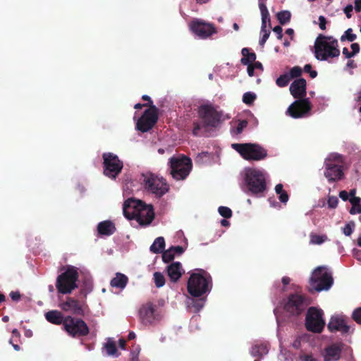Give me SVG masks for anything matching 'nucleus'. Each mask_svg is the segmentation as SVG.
Listing matches in <instances>:
<instances>
[{"label": "nucleus", "mask_w": 361, "mask_h": 361, "mask_svg": "<svg viewBox=\"0 0 361 361\" xmlns=\"http://www.w3.org/2000/svg\"><path fill=\"white\" fill-rule=\"evenodd\" d=\"M307 82L304 78L295 80L290 85L289 90L293 97L296 99L287 109V114L293 118L306 116L312 109V104L307 95Z\"/></svg>", "instance_id": "1"}, {"label": "nucleus", "mask_w": 361, "mask_h": 361, "mask_svg": "<svg viewBox=\"0 0 361 361\" xmlns=\"http://www.w3.org/2000/svg\"><path fill=\"white\" fill-rule=\"evenodd\" d=\"M198 116L200 121L192 123V133L195 137L206 136L208 132L216 128L221 122V112L209 104L200 106Z\"/></svg>", "instance_id": "2"}, {"label": "nucleus", "mask_w": 361, "mask_h": 361, "mask_svg": "<svg viewBox=\"0 0 361 361\" xmlns=\"http://www.w3.org/2000/svg\"><path fill=\"white\" fill-rule=\"evenodd\" d=\"M123 212L128 219H135L142 226H149L154 219L152 205L146 204L141 200L128 198L123 205Z\"/></svg>", "instance_id": "3"}, {"label": "nucleus", "mask_w": 361, "mask_h": 361, "mask_svg": "<svg viewBox=\"0 0 361 361\" xmlns=\"http://www.w3.org/2000/svg\"><path fill=\"white\" fill-rule=\"evenodd\" d=\"M80 286V295L86 299L93 288L91 274L87 269L69 265V295Z\"/></svg>", "instance_id": "4"}, {"label": "nucleus", "mask_w": 361, "mask_h": 361, "mask_svg": "<svg viewBox=\"0 0 361 361\" xmlns=\"http://www.w3.org/2000/svg\"><path fill=\"white\" fill-rule=\"evenodd\" d=\"M339 55L338 40L331 36L319 35L314 42L315 58L319 61H326L329 58L338 57Z\"/></svg>", "instance_id": "5"}, {"label": "nucleus", "mask_w": 361, "mask_h": 361, "mask_svg": "<svg viewBox=\"0 0 361 361\" xmlns=\"http://www.w3.org/2000/svg\"><path fill=\"white\" fill-rule=\"evenodd\" d=\"M334 284L332 272L326 266H319L312 272L309 279V292L329 290Z\"/></svg>", "instance_id": "6"}, {"label": "nucleus", "mask_w": 361, "mask_h": 361, "mask_svg": "<svg viewBox=\"0 0 361 361\" xmlns=\"http://www.w3.org/2000/svg\"><path fill=\"white\" fill-rule=\"evenodd\" d=\"M212 287V277L203 269L192 273L188 281L187 289L190 295L198 298L209 293Z\"/></svg>", "instance_id": "7"}, {"label": "nucleus", "mask_w": 361, "mask_h": 361, "mask_svg": "<svg viewBox=\"0 0 361 361\" xmlns=\"http://www.w3.org/2000/svg\"><path fill=\"white\" fill-rule=\"evenodd\" d=\"M344 159L339 154H331L324 161V176L329 183H334L344 178Z\"/></svg>", "instance_id": "8"}, {"label": "nucleus", "mask_w": 361, "mask_h": 361, "mask_svg": "<svg viewBox=\"0 0 361 361\" xmlns=\"http://www.w3.org/2000/svg\"><path fill=\"white\" fill-rule=\"evenodd\" d=\"M245 182L247 192L254 195H262L267 190L264 173L257 169H247L245 173Z\"/></svg>", "instance_id": "9"}, {"label": "nucleus", "mask_w": 361, "mask_h": 361, "mask_svg": "<svg viewBox=\"0 0 361 361\" xmlns=\"http://www.w3.org/2000/svg\"><path fill=\"white\" fill-rule=\"evenodd\" d=\"M231 147L247 161H260L267 157V150L258 144L233 143Z\"/></svg>", "instance_id": "10"}, {"label": "nucleus", "mask_w": 361, "mask_h": 361, "mask_svg": "<svg viewBox=\"0 0 361 361\" xmlns=\"http://www.w3.org/2000/svg\"><path fill=\"white\" fill-rule=\"evenodd\" d=\"M142 183L145 189L155 195L156 197H161L168 192L169 185L163 178H159L152 173L142 174Z\"/></svg>", "instance_id": "11"}, {"label": "nucleus", "mask_w": 361, "mask_h": 361, "mask_svg": "<svg viewBox=\"0 0 361 361\" xmlns=\"http://www.w3.org/2000/svg\"><path fill=\"white\" fill-rule=\"evenodd\" d=\"M169 164L170 173L176 180L185 179L192 168L190 159L185 156L182 158L173 157L170 159Z\"/></svg>", "instance_id": "12"}, {"label": "nucleus", "mask_w": 361, "mask_h": 361, "mask_svg": "<svg viewBox=\"0 0 361 361\" xmlns=\"http://www.w3.org/2000/svg\"><path fill=\"white\" fill-rule=\"evenodd\" d=\"M309 304L307 296L298 293H292L288 296L283 308L290 315L299 316L306 310Z\"/></svg>", "instance_id": "13"}, {"label": "nucleus", "mask_w": 361, "mask_h": 361, "mask_svg": "<svg viewBox=\"0 0 361 361\" xmlns=\"http://www.w3.org/2000/svg\"><path fill=\"white\" fill-rule=\"evenodd\" d=\"M102 158L104 174L111 179H116L123 169V161L112 152L103 153Z\"/></svg>", "instance_id": "14"}, {"label": "nucleus", "mask_w": 361, "mask_h": 361, "mask_svg": "<svg viewBox=\"0 0 361 361\" xmlns=\"http://www.w3.org/2000/svg\"><path fill=\"white\" fill-rule=\"evenodd\" d=\"M323 315L322 310L315 307H309L305 318L307 330L313 333H321L325 326Z\"/></svg>", "instance_id": "15"}, {"label": "nucleus", "mask_w": 361, "mask_h": 361, "mask_svg": "<svg viewBox=\"0 0 361 361\" xmlns=\"http://www.w3.org/2000/svg\"><path fill=\"white\" fill-rule=\"evenodd\" d=\"M158 109L155 106L146 109L139 118L136 123V128L142 133H146L152 129L159 118Z\"/></svg>", "instance_id": "16"}, {"label": "nucleus", "mask_w": 361, "mask_h": 361, "mask_svg": "<svg viewBox=\"0 0 361 361\" xmlns=\"http://www.w3.org/2000/svg\"><path fill=\"white\" fill-rule=\"evenodd\" d=\"M192 33L201 39H207L217 32L214 24L206 23L200 19H195L189 24Z\"/></svg>", "instance_id": "17"}, {"label": "nucleus", "mask_w": 361, "mask_h": 361, "mask_svg": "<svg viewBox=\"0 0 361 361\" xmlns=\"http://www.w3.org/2000/svg\"><path fill=\"white\" fill-rule=\"evenodd\" d=\"M89 333V327L82 319L69 316V336L78 338L87 336Z\"/></svg>", "instance_id": "18"}, {"label": "nucleus", "mask_w": 361, "mask_h": 361, "mask_svg": "<svg viewBox=\"0 0 361 361\" xmlns=\"http://www.w3.org/2000/svg\"><path fill=\"white\" fill-rule=\"evenodd\" d=\"M139 316L141 322L145 325L152 324L157 319L155 312V305L152 302H147L142 305L139 310Z\"/></svg>", "instance_id": "19"}, {"label": "nucleus", "mask_w": 361, "mask_h": 361, "mask_svg": "<svg viewBox=\"0 0 361 361\" xmlns=\"http://www.w3.org/2000/svg\"><path fill=\"white\" fill-rule=\"evenodd\" d=\"M327 328L331 332L340 331L342 334H347L350 330V326L346 324L345 319L342 316L332 317L327 325Z\"/></svg>", "instance_id": "20"}, {"label": "nucleus", "mask_w": 361, "mask_h": 361, "mask_svg": "<svg viewBox=\"0 0 361 361\" xmlns=\"http://www.w3.org/2000/svg\"><path fill=\"white\" fill-rule=\"evenodd\" d=\"M46 319L54 324H62L63 329L68 332V317H64L63 314L58 310H51L45 314Z\"/></svg>", "instance_id": "21"}, {"label": "nucleus", "mask_w": 361, "mask_h": 361, "mask_svg": "<svg viewBox=\"0 0 361 361\" xmlns=\"http://www.w3.org/2000/svg\"><path fill=\"white\" fill-rule=\"evenodd\" d=\"M63 271L56 279V288L59 294L68 293V268L62 267L61 269Z\"/></svg>", "instance_id": "22"}, {"label": "nucleus", "mask_w": 361, "mask_h": 361, "mask_svg": "<svg viewBox=\"0 0 361 361\" xmlns=\"http://www.w3.org/2000/svg\"><path fill=\"white\" fill-rule=\"evenodd\" d=\"M183 273L182 266L179 262H173L167 267V274L172 282H177Z\"/></svg>", "instance_id": "23"}, {"label": "nucleus", "mask_w": 361, "mask_h": 361, "mask_svg": "<svg viewBox=\"0 0 361 361\" xmlns=\"http://www.w3.org/2000/svg\"><path fill=\"white\" fill-rule=\"evenodd\" d=\"M341 348L336 344H333L325 348V361H336L341 357Z\"/></svg>", "instance_id": "24"}, {"label": "nucleus", "mask_w": 361, "mask_h": 361, "mask_svg": "<svg viewBox=\"0 0 361 361\" xmlns=\"http://www.w3.org/2000/svg\"><path fill=\"white\" fill-rule=\"evenodd\" d=\"M116 230L115 224L109 220L102 221L97 225V231L102 235H111Z\"/></svg>", "instance_id": "25"}, {"label": "nucleus", "mask_w": 361, "mask_h": 361, "mask_svg": "<svg viewBox=\"0 0 361 361\" xmlns=\"http://www.w3.org/2000/svg\"><path fill=\"white\" fill-rule=\"evenodd\" d=\"M128 282V278L123 274L116 273L110 282V285L114 288L123 289Z\"/></svg>", "instance_id": "26"}, {"label": "nucleus", "mask_w": 361, "mask_h": 361, "mask_svg": "<svg viewBox=\"0 0 361 361\" xmlns=\"http://www.w3.org/2000/svg\"><path fill=\"white\" fill-rule=\"evenodd\" d=\"M83 305L84 301L81 302L76 299L69 298V311H71L73 314L83 316L85 314Z\"/></svg>", "instance_id": "27"}, {"label": "nucleus", "mask_w": 361, "mask_h": 361, "mask_svg": "<svg viewBox=\"0 0 361 361\" xmlns=\"http://www.w3.org/2000/svg\"><path fill=\"white\" fill-rule=\"evenodd\" d=\"M259 10L262 15V29L267 27V23H268V27L271 28V19L269 11L267 8V6L263 2H259Z\"/></svg>", "instance_id": "28"}, {"label": "nucleus", "mask_w": 361, "mask_h": 361, "mask_svg": "<svg viewBox=\"0 0 361 361\" xmlns=\"http://www.w3.org/2000/svg\"><path fill=\"white\" fill-rule=\"evenodd\" d=\"M241 54L243 57L240 59V63L243 65L253 64L256 60L255 53L250 52V49L248 48H243L241 50Z\"/></svg>", "instance_id": "29"}, {"label": "nucleus", "mask_w": 361, "mask_h": 361, "mask_svg": "<svg viewBox=\"0 0 361 361\" xmlns=\"http://www.w3.org/2000/svg\"><path fill=\"white\" fill-rule=\"evenodd\" d=\"M165 247V240L163 237L157 238L151 245L149 250L154 254L161 253Z\"/></svg>", "instance_id": "30"}, {"label": "nucleus", "mask_w": 361, "mask_h": 361, "mask_svg": "<svg viewBox=\"0 0 361 361\" xmlns=\"http://www.w3.org/2000/svg\"><path fill=\"white\" fill-rule=\"evenodd\" d=\"M269 350L267 346L264 344L255 345L252 348L251 354L254 357H263L264 355L267 354Z\"/></svg>", "instance_id": "31"}, {"label": "nucleus", "mask_w": 361, "mask_h": 361, "mask_svg": "<svg viewBox=\"0 0 361 361\" xmlns=\"http://www.w3.org/2000/svg\"><path fill=\"white\" fill-rule=\"evenodd\" d=\"M350 202L352 204V207L350 209V214H361V199L359 197H353L349 199Z\"/></svg>", "instance_id": "32"}, {"label": "nucleus", "mask_w": 361, "mask_h": 361, "mask_svg": "<svg viewBox=\"0 0 361 361\" xmlns=\"http://www.w3.org/2000/svg\"><path fill=\"white\" fill-rule=\"evenodd\" d=\"M276 17L280 24L285 25L290 20L291 14L288 11H282L277 13Z\"/></svg>", "instance_id": "33"}, {"label": "nucleus", "mask_w": 361, "mask_h": 361, "mask_svg": "<svg viewBox=\"0 0 361 361\" xmlns=\"http://www.w3.org/2000/svg\"><path fill=\"white\" fill-rule=\"evenodd\" d=\"M328 238L326 235H317L311 233L310 235V243L314 245H321L327 240Z\"/></svg>", "instance_id": "34"}, {"label": "nucleus", "mask_w": 361, "mask_h": 361, "mask_svg": "<svg viewBox=\"0 0 361 361\" xmlns=\"http://www.w3.org/2000/svg\"><path fill=\"white\" fill-rule=\"evenodd\" d=\"M153 276L156 287L161 288L165 284V278L162 273L156 271Z\"/></svg>", "instance_id": "35"}, {"label": "nucleus", "mask_w": 361, "mask_h": 361, "mask_svg": "<svg viewBox=\"0 0 361 361\" xmlns=\"http://www.w3.org/2000/svg\"><path fill=\"white\" fill-rule=\"evenodd\" d=\"M291 79V77L289 76L288 74H283L280 75L276 81V85L280 87H283L288 85L290 80Z\"/></svg>", "instance_id": "36"}, {"label": "nucleus", "mask_w": 361, "mask_h": 361, "mask_svg": "<svg viewBox=\"0 0 361 361\" xmlns=\"http://www.w3.org/2000/svg\"><path fill=\"white\" fill-rule=\"evenodd\" d=\"M105 348L109 355H116L117 348L114 341L109 339L105 344Z\"/></svg>", "instance_id": "37"}, {"label": "nucleus", "mask_w": 361, "mask_h": 361, "mask_svg": "<svg viewBox=\"0 0 361 361\" xmlns=\"http://www.w3.org/2000/svg\"><path fill=\"white\" fill-rule=\"evenodd\" d=\"M357 35L353 33L352 28H348L341 37V41L344 42L345 40H348V42H353L356 39Z\"/></svg>", "instance_id": "38"}, {"label": "nucleus", "mask_w": 361, "mask_h": 361, "mask_svg": "<svg viewBox=\"0 0 361 361\" xmlns=\"http://www.w3.org/2000/svg\"><path fill=\"white\" fill-rule=\"evenodd\" d=\"M256 99L257 95L251 92H245L243 96V102L247 105L252 104Z\"/></svg>", "instance_id": "39"}, {"label": "nucleus", "mask_w": 361, "mask_h": 361, "mask_svg": "<svg viewBox=\"0 0 361 361\" xmlns=\"http://www.w3.org/2000/svg\"><path fill=\"white\" fill-rule=\"evenodd\" d=\"M174 259V252H173V249L171 247L167 250L162 252V259L165 263H169L173 260Z\"/></svg>", "instance_id": "40"}, {"label": "nucleus", "mask_w": 361, "mask_h": 361, "mask_svg": "<svg viewBox=\"0 0 361 361\" xmlns=\"http://www.w3.org/2000/svg\"><path fill=\"white\" fill-rule=\"evenodd\" d=\"M270 28L268 27H264V29H262L261 27V33L262 34V36L261 39H259V45L262 47H264V44L266 43L267 40L268 39L269 35H270Z\"/></svg>", "instance_id": "41"}, {"label": "nucleus", "mask_w": 361, "mask_h": 361, "mask_svg": "<svg viewBox=\"0 0 361 361\" xmlns=\"http://www.w3.org/2000/svg\"><path fill=\"white\" fill-rule=\"evenodd\" d=\"M218 212L225 219H229L232 216V210L229 207L221 206L219 207Z\"/></svg>", "instance_id": "42"}, {"label": "nucleus", "mask_w": 361, "mask_h": 361, "mask_svg": "<svg viewBox=\"0 0 361 361\" xmlns=\"http://www.w3.org/2000/svg\"><path fill=\"white\" fill-rule=\"evenodd\" d=\"M354 228H355L354 221H350L343 228V232L346 236H350L353 233Z\"/></svg>", "instance_id": "43"}, {"label": "nucleus", "mask_w": 361, "mask_h": 361, "mask_svg": "<svg viewBox=\"0 0 361 361\" xmlns=\"http://www.w3.org/2000/svg\"><path fill=\"white\" fill-rule=\"evenodd\" d=\"M352 318L356 323L361 324V307H357L353 312Z\"/></svg>", "instance_id": "44"}, {"label": "nucleus", "mask_w": 361, "mask_h": 361, "mask_svg": "<svg viewBox=\"0 0 361 361\" xmlns=\"http://www.w3.org/2000/svg\"><path fill=\"white\" fill-rule=\"evenodd\" d=\"M302 74V68L299 66H294L290 71L289 76L291 78H298Z\"/></svg>", "instance_id": "45"}, {"label": "nucleus", "mask_w": 361, "mask_h": 361, "mask_svg": "<svg viewBox=\"0 0 361 361\" xmlns=\"http://www.w3.org/2000/svg\"><path fill=\"white\" fill-rule=\"evenodd\" d=\"M247 126V121L245 120L240 121L238 123L235 129L233 130L234 133L236 135L240 134L243 129L246 128Z\"/></svg>", "instance_id": "46"}, {"label": "nucleus", "mask_w": 361, "mask_h": 361, "mask_svg": "<svg viewBox=\"0 0 361 361\" xmlns=\"http://www.w3.org/2000/svg\"><path fill=\"white\" fill-rule=\"evenodd\" d=\"M338 203V200L335 196H331L329 197L327 204L329 208L334 209L337 207Z\"/></svg>", "instance_id": "47"}, {"label": "nucleus", "mask_w": 361, "mask_h": 361, "mask_svg": "<svg viewBox=\"0 0 361 361\" xmlns=\"http://www.w3.org/2000/svg\"><path fill=\"white\" fill-rule=\"evenodd\" d=\"M9 296L14 302H18L21 298V295L19 291H11L9 294Z\"/></svg>", "instance_id": "48"}, {"label": "nucleus", "mask_w": 361, "mask_h": 361, "mask_svg": "<svg viewBox=\"0 0 361 361\" xmlns=\"http://www.w3.org/2000/svg\"><path fill=\"white\" fill-rule=\"evenodd\" d=\"M326 23H327V21L324 16H320L319 17V26L321 30H326Z\"/></svg>", "instance_id": "49"}, {"label": "nucleus", "mask_w": 361, "mask_h": 361, "mask_svg": "<svg viewBox=\"0 0 361 361\" xmlns=\"http://www.w3.org/2000/svg\"><path fill=\"white\" fill-rule=\"evenodd\" d=\"M273 31L276 34L277 38L281 39L283 37V29L280 25L275 26L273 28Z\"/></svg>", "instance_id": "50"}, {"label": "nucleus", "mask_w": 361, "mask_h": 361, "mask_svg": "<svg viewBox=\"0 0 361 361\" xmlns=\"http://www.w3.org/2000/svg\"><path fill=\"white\" fill-rule=\"evenodd\" d=\"M353 6L351 4H349V5L346 6L344 8L343 11H344V13L346 15V17L348 18H351V16H352V13H351L353 11Z\"/></svg>", "instance_id": "51"}, {"label": "nucleus", "mask_w": 361, "mask_h": 361, "mask_svg": "<svg viewBox=\"0 0 361 361\" xmlns=\"http://www.w3.org/2000/svg\"><path fill=\"white\" fill-rule=\"evenodd\" d=\"M279 199L282 203L286 204L288 201V199H289V196H288L287 192L284 191L283 192L279 194Z\"/></svg>", "instance_id": "52"}, {"label": "nucleus", "mask_w": 361, "mask_h": 361, "mask_svg": "<svg viewBox=\"0 0 361 361\" xmlns=\"http://www.w3.org/2000/svg\"><path fill=\"white\" fill-rule=\"evenodd\" d=\"M351 49H352V54L353 56H355V54H357V53H359L360 51V45L357 42H355V43H353L350 46Z\"/></svg>", "instance_id": "53"}, {"label": "nucleus", "mask_w": 361, "mask_h": 361, "mask_svg": "<svg viewBox=\"0 0 361 361\" xmlns=\"http://www.w3.org/2000/svg\"><path fill=\"white\" fill-rule=\"evenodd\" d=\"M11 333H12V338H13V341H15L16 342H17L18 341L20 340V332L18 331V329H14L12 331Z\"/></svg>", "instance_id": "54"}, {"label": "nucleus", "mask_w": 361, "mask_h": 361, "mask_svg": "<svg viewBox=\"0 0 361 361\" xmlns=\"http://www.w3.org/2000/svg\"><path fill=\"white\" fill-rule=\"evenodd\" d=\"M171 248L173 249V252H174V255L175 254L180 255L184 252L183 247L180 245L175 246V247L172 246Z\"/></svg>", "instance_id": "55"}, {"label": "nucleus", "mask_w": 361, "mask_h": 361, "mask_svg": "<svg viewBox=\"0 0 361 361\" xmlns=\"http://www.w3.org/2000/svg\"><path fill=\"white\" fill-rule=\"evenodd\" d=\"M204 305V300H196L194 302L193 306L197 308V310H200Z\"/></svg>", "instance_id": "56"}, {"label": "nucleus", "mask_w": 361, "mask_h": 361, "mask_svg": "<svg viewBox=\"0 0 361 361\" xmlns=\"http://www.w3.org/2000/svg\"><path fill=\"white\" fill-rule=\"evenodd\" d=\"M339 197L343 200L346 201L348 200V192L345 190H342L339 193Z\"/></svg>", "instance_id": "57"}, {"label": "nucleus", "mask_w": 361, "mask_h": 361, "mask_svg": "<svg viewBox=\"0 0 361 361\" xmlns=\"http://www.w3.org/2000/svg\"><path fill=\"white\" fill-rule=\"evenodd\" d=\"M247 74L249 76L252 77L254 75L255 67L253 64H247Z\"/></svg>", "instance_id": "58"}, {"label": "nucleus", "mask_w": 361, "mask_h": 361, "mask_svg": "<svg viewBox=\"0 0 361 361\" xmlns=\"http://www.w3.org/2000/svg\"><path fill=\"white\" fill-rule=\"evenodd\" d=\"M283 185H282V184H281V183L277 184V185L275 186V191H276V193L277 195H279V194H281V193L283 192L285 190H283Z\"/></svg>", "instance_id": "59"}, {"label": "nucleus", "mask_w": 361, "mask_h": 361, "mask_svg": "<svg viewBox=\"0 0 361 361\" xmlns=\"http://www.w3.org/2000/svg\"><path fill=\"white\" fill-rule=\"evenodd\" d=\"M355 10L357 13L361 11V0L355 1Z\"/></svg>", "instance_id": "60"}, {"label": "nucleus", "mask_w": 361, "mask_h": 361, "mask_svg": "<svg viewBox=\"0 0 361 361\" xmlns=\"http://www.w3.org/2000/svg\"><path fill=\"white\" fill-rule=\"evenodd\" d=\"M343 55H345V58H347V59H350V58L354 56L353 55L352 52H350L348 51V48H346V47H344L343 49Z\"/></svg>", "instance_id": "61"}, {"label": "nucleus", "mask_w": 361, "mask_h": 361, "mask_svg": "<svg viewBox=\"0 0 361 361\" xmlns=\"http://www.w3.org/2000/svg\"><path fill=\"white\" fill-rule=\"evenodd\" d=\"M142 100H144V101H147V102H148V103H147V104H148V106H149V108H151V106H154V105H153V102H152V101L151 100V98H150L148 95H143V96L142 97Z\"/></svg>", "instance_id": "62"}, {"label": "nucleus", "mask_w": 361, "mask_h": 361, "mask_svg": "<svg viewBox=\"0 0 361 361\" xmlns=\"http://www.w3.org/2000/svg\"><path fill=\"white\" fill-rule=\"evenodd\" d=\"M281 282L284 286L288 285L290 282V279L288 276H283L281 279Z\"/></svg>", "instance_id": "63"}, {"label": "nucleus", "mask_w": 361, "mask_h": 361, "mask_svg": "<svg viewBox=\"0 0 361 361\" xmlns=\"http://www.w3.org/2000/svg\"><path fill=\"white\" fill-rule=\"evenodd\" d=\"M253 66L255 67V69L263 71V66L259 61H255Z\"/></svg>", "instance_id": "64"}]
</instances>
